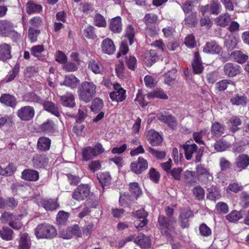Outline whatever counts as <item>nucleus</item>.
I'll return each instance as SVG.
<instances>
[{"instance_id":"obj_27","label":"nucleus","mask_w":249,"mask_h":249,"mask_svg":"<svg viewBox=\"0 0 249 249\" xmlns=\"http://www.w3.org/2000/svg\"><path fill=\"white\" fill-rule=\"evenodd\" d=\"M11 57L10 46L6 43L0 45V60L5 61L11 58Z\"/></svg>"},{"instance_id":"obj_2","label":"nucleus","mask_w":249,"mask_h":249,"mask_svg":"<svg viewBox=\"0 0 249 249\" xmlns=\"http://www.w3.org/2000/svg\"><path fill=\"white\" fill-rule=\"evenodd\" d=\"M184 151L185 156L187 160H190L193 157V155L195 154V162L201 161V157L203 154V148H198L197 146L192 141H188L185 144L181 145Z\"/></svg>"},{"instance_id":"obj_49","label":"nucleus","mask_w":249,"mask_h":249,"mask_svg":"<svg viewBox=\"0 0 249 249\" xmlns=\"http://www.w3.org/2000/svg\"><path fill=\"white\" fill-rule=\"evenodd\" d=\"M88 116V109L85 106H80L77 115L76 122L81 123Z\"/></svg>"},{"instance_id":"obj_47","label":"nucleus","mask_w":249,"mask_h":249,"mask_svg":"<svg viewBox=\"0 0 249 249\" xmlns=\"http://www.w3.org/2000/svg\"><path fill=\"white\" fill-rule=\"evenodd\" d=\"M195 177V173L193 171L187 170L184 172L185 182L189 186L194 185L196 183Z\"/></svg>"},{"instance_id":"obj_9","label":"nucleus","mask_w":249,"mask_h":249,"mask_svg":"<svg viewBox=\"0 0 249 249\" xmlns=\"http://www.w3.org/2000/svg\"><path fill=\"white\" fill-rule=\"evenodd\" d=\"M158 119L166 124L169 127L175 129L177 125V121L175 118L168 112H160L157 116Z\"/></svg>"},{"instance_id":"obj_10","label":"nucleus","mask_w":249,"mask_h":249,"mask_svg":"<svg viewBox=\"0 0 249 249\" xmlns=\"http://www.w3.org/2000/svg\"><path fill=\"white\" fill-rule=\"evenodd\" d=\"M224 71L225 75L232 77L240 73L241 67L236 64L228 63L224 66Z\"/></svg>"},{"instance_id":"obj_26","label":"nucleus","mask_w":249,"mask_h":249,"mask_svg":"<svg viewBox=\"0 0 249 249\" xmlns=\"http://www.w3.org/2000/svg\"><path fill=\"white\" fill-rule=\"evenodd\" d=\"M13 31V25L9 21L1 20L0 21V34L3 36H7Z\"/></svg>"},{"instance_id":"obj_17","label":"nucleus","mask_w":249,"mask_h":249,"mask_svg":"<svg viewBox=\"0 0 249 249\" xmlns=\"http://www.w3.org/2000/svg\"><path fill=\"white\" fill-rule=\"evenodd\" d=\"M221 51V47L215 41L206 43L203 49V52L210 54H218Z\"/></svg>"},{"instance_id":"obj_63","label":"nucleus","mask_w":249,"mask_h":249,"mask_svg":"<svg viewBox=\"0 0 249 249\" xmlns=\"http://www.w3.org/2000/svg\"><path fill=\"white\" fill-rule=\"evenodd\" d=\"M125 63L127 67L131 70H134L137 66V60L134 56H126Z\"/></svg>"},{"instance_id":"obj_41","label":"nucleus","mask_w":249,"mask_h":249,"mask_svg":"<svg viewBox=\"0 0 249 249\" xmlns=\"http://www.w3.org/2000/svg\"><path fill=\"white\" fill-rule=\"evenodd\" d=\"M148 98H158L161 99H167L168 97L165 92L160 89H156L146 94Z\"/></svg>"},{"instance_id":"obj_36","label":"nucleus","mask_w":249,"mask_h":249,"mask_svg":"<svg viewBox=\"0 0 249 249\" xmlns=\"http://www.w3.org/2000/svg\"><path fill=\"white\" fill-rule=\"evenodd\" d=\"M44 108L47 111L51 112L56 117H59V112L57 106L52 102L46 101L43 103Z\"/></svg>"},{"instance_id":"obj_51","label":"nucleus","mask_w":249,"mask_h":249,"mask_svg":"<svg viewBox=\"0 0 249 249\" xmlns=\"http://www.w3.org/2000/svg\"><path fill=\"white\" fill-rule=\"evenodd\" d=\"M135 34V30L132 26L127 25L125 29V37L128 39L130 45H131L134 42Z\"/></svg>"},{"instance_id":"obj_18","label":"nucleus","mask_w":249,"mask_h":249,"mask_svg":"<svg viewBox=\"0 0 249 249\" xmlns=\"http://www.w3.org/2000/svg\"><path fill=\"white\" fill-rule=\"evenodd\" d=\"M49 162L48 159L44 155H35L32 159L34 167L36 168H44Z\"/></svg>"},{"instance_id":"obj_6","label":"nucleus","mask_w":249,"mask_h":249,"mask_svg":"<svg viewBox=\"0 0 249 249\" xmlns=\"http://www.w3.org/2000/svg\"><path fill=\"white\" fill-rule=\"evenodd\" d=\"M35 113L34 108L31 106H27L19 109L17 112V115L20 120L28 121L33 118Z\"/></svg>"},{"instance_id":"obj_56","label":"nucleus","mask_w":249,"mask_h":249,"mask_svg":"<svg viewBox=\"0 0 249 249\" xmlns=\"http://www.w3.org/2000/svg\"><path fill=\"white\" fill-rule=\"evenodd\" d=\"M242 217L240 212L233 210L226 216V219L231 222H235Z\"/></svg>"},{"instance_id":"obj_39","label":"nucleus","mask_w":249,"mask_h":249,"mask_svg":"<svg viewBox=\"0 0 249 249\" xmlns=\"http://www.w3.org/2000/svg\"><path fill=\"white\" fill-rule=\"evenodd\" d=\"M97 178L103 189L104 186H108L111 183V177L108 172H104L99 174L97 176Z\"/></svg>"},{"instance_id":"obj_32","label":"nucleus","mask_w":249,"mask_h":249,"mask_svg":"<svg viewBox=\"0 0 249 249\" xmlns=\"http://www.w3.org/2000/svg\"><path fill=\"white\" fill-rule=\"evenodd\" d=\"M194 57V62L192 64L194 71L195 73H200L202 71L203 67L198 52L195 53Z\"/></svg>"},{"instance_id":"obj_25","label":"nucleus","mask_w":249,"mask_h":249,"mask_svg":"<svg viewBox=\"0 0 249 249\" xmlns=\"http://www.w3.org/2000/svg\"><path fill=\"white\" fill-rule=\"evenodd\" d=\"M0 102L5 105L14 108L17 105L15 97L8 94H3L0 97Z\"/></svg>"},{"instance_id":"obj_38","label":"nucleus","mask_w":249,"mask_h":249,"mask_svg":"<svg viewBox=\"0 0 249 249\" xmlns=\"http://www.w3.org/2000/svg\"><path fill=\"white\" fill-rule=\"evenodd\" d=\"M230 101L232 105L245 107L247 105L248 98L244 95L236 94L231 99Z\"/></svg>"},{"instance_id":"obj_4","label":"nucleus","mask_w":249,"mask_h":249,"mask_svg":"<svg viewBox=\"0 0 249 249\" xmlns=\"http://www.w3.org/2000/svg\"><path fill=\"white\" fill-rule=\"evenodd\" d=\"M196 174L197 179L201 183H207L213 179V175L210 172L209 169L201 164L196 166Z\"/></svg>"},{"instance_id":"obj_19","label":"nucleus","mask_w":249,"mask_h":249,"mask_svg":"<svg viewBox=\"0 0 249 249\" xmlns=\"http://www.w3.org/2000/svg\"><path fill=\"white\" fill-rule=\"evenodd\" d=\"M60 98L63 106L71 108L75 106V97L72 93L67 92Z\"/></svg>"},{"instance_id":"obj_11","label":"nucleus","mask_w":249,"mask_h":249,"mask_svg":"<svg viewBox=\"0 0 249 249\" xmlns=\"http://www.w3.org/2000/svg\"><path fill=\"white\" fill-rule=\"evenodd\" d=\"M134 243L142 249H148L151 246L150 238L142 233L135 237Z\"/></svg>"},{"instance_id":"obj_34","label":"nucleus","mask_w":249,"mask_h":249,"mask_svg":"<svg viewBox=\"0 0 249 249\" xmlns=\"http://www.w3.org/2000/svg\"><path fill=\"white\" fill-rule=\"evenodd\" d=\"M42 10V7L41 5L35 3L33 1H29L26 3V12L29 15L33 13H39Z\"/></svg>"},{"instance_id":"obj_45","label":"nucleus","mask_w":249,"mask_h":249,"mask_svg":"<svg viewBox=\"0 0 249 249\" xmlns=\"http://www.w3.org/2000/svg\"><path fill=\"white\" fill-rule=\"evenodd\" d=\"M209 6L211 15H217L221 13V5L217 0H213Z\"/></svg>"},{"instance_id":"obj_62","label":"nucleus","mask_w":249,"mask_h":249,"mask_svg":"<svg viewBox=\"0 0 249 249\" xmlns=\"http://www.w3.org/2000/svg\"><path fill=\"white\" fill-rule=\"evenodd\" d=\"M129 189L136 197H138L142 194L140 187L137 182L130 183Z\"/></svg>"},{"instance_id":"obj_29","label":"nucleus","mask_w":249,"mask_h":249,"mask_svg":"<svg viewBox=\"0 0 249 249\" xmlns=\"http://www.w3.org/2000/svg\"><path fill=\"white\" fill-rule=\"evenodd\" d=\"M184 24L189 27H194L197 24L196 12L191 13L186 15L183 20Z\"/></svg>"},{"instance_id":"obj_55","label":"nucleus","mask_w":249,"mask_h":249,"mask_svg":"<svg viewBox=\"0 0 249 249\" xmlns=\"http://www.w3.org/2000/svg\"><path fill=\"white\" fill-rule=\"evenodd\" d=\"M207 133V130L204 129L199 132H195L193 133V138L194 141L198 144H204V141L202 140L203 136L205 135Z\"/></svg>"},{"instance_id":"obj_21","label":"nucleus","mask_w":249,"mask_h":249,"mask_svg":"<svg viewBox=\"0 0 249 249\" xmlns=\"http://www.w3.org/2000/svg\"><path fill=\"white\" fill-rule=\"evenodd\" d=\"M109 29L114 33H120L122 31L121 18L118 16L112 18L109 24Z\"/></svg>"},{"instance_id":"obj_35","label":"nucleus","mask_w":249,"mask_h":249,"mask_svg":"<svg viewBox=\"0 0 249 249\" xmlns=\"http://www.w3.org/2000/svg\"><path fill=\"white\" fill-rule=\"evenodd\" d=\"M51 141L47 137H42L38 139L37 147L41 151H47L50 148Z\"/></svg>"},{"instance_id":"obj_15","label":"nucleus","mask_w":249,"mask_h":249,"mask_svg":"<svg viewBox=\"0 0 249 249\" xmlns=\"http://www.w3.org/2000/svg\"><path fill=\"white\" fill-rule=\"evenodd\" d=\"M101 47L102 52L106 54H112L115 51V45L109 38H106L102 41Z\"/></svg>"},{"instance_id":"obj_12","label":"nucleus","mask_w":249,"mask_h":249,"mask_svg":"<svg viewBox=\"0 0 249 249\" xmlns=\"http://www.w3.org/2000/svg\"><path fill=\"white\" fill-rule=\"evenodd\" d=\"M18 245L17 249H30L31 247V240L29 234L24 232L20 234L19 238L17 240Z\"/></svg>"},{"instance_id":"obj_60","label":"nucleus","mask_w":249,"mask_h":249,"mask_svg":"<svg viewBox=\"0 0 249 249\" xmlns=\"http://www.w3.org/2000/svg\"><path fill=\"white\" fill-rule=\"evenodd\" d=\"M149 152L152 155L153 157L158 160H163L166 157V154L163 151H158L151 147H149Z\"/></svg>"},{"instance_id":"obj_20","label":"nucleus","mask_w":249,"mask_h":249,"mask_svg":"<svg viewBox=\"0 0 249 249\" xmlns=\"http://www.w3.org/2000/svg\"><path fill=\"white\" fill-rule=\"evenodd\" d=\"M80 83V80L73 74L66 75L61 85H64L71 89H75Z\"/></svg>"},{"instance_id":"obj_59","label":"nucleus","mask_w":249,"mask_h":249,"mask_svg":"<svg viewBox=\"0 0 249 249\" xmlns=\"http://www.w3.org/2000/svg\"><path fill=\"white\" fill-rule=\"evenodd\" d=\"M16 219V216L12 213L9 212L3 213L1 216L0 220L2 223H7L9 225L11 222H12L14 220Z\"/></svg>"},{"instance_id":"obj_46","label":"nucleus","mask_w":249,"mask_h":249,"mask_svg":"<svg viewBox=\"0 0 249 249\" xmlns=\"http://www.w3.org/2000/svg\"><path fill=\"white\" fill-rule=\"evenodd\" d=\"M143 21L147 26H149L157 23L159 21V18L155 14L148 13L145 15Z\"/></svg>"},{"instance_id":"obj_64","label":"nucleus","mask_w":249,"mask_h":249,"mask_svg":"<svg viewBox=\"0 0 249 249\" xmlns=\"http://www.w3.org/2000/svg\"><path fill=\"white\" fill-rule=\"evenodd\" d=\"M240 204L243 208L249 207V193L242 192L240 196Z\"/></svg>"},{"instance_id":"obj_40","label":"nucleus","mask_w":249,"mask_h":249,"mask_svg":"<svg viewBox=\"0 0 249 249\" xmlns=\"http://www.w3.org/2000/svg\"><path fill=\"white\" fill-rule=\"evenodd\" d=\"M13 231L8 227L3 226L0 229V237L5 241H10L13 239Z\"/></svg>"},{"instance_id":"obj_5","label":"nucleus","mask_w":249,"mask_h":249,"mask_svg":"<svg viewBox=\"0 0 249 249\" xmlns=\"http://www.w3.org/2000/svg\"><path fill=\"white\" fill-rule=\"evenodd\" d=\"M90 189L88 185L82 184L78 186L72 194V197L77 201L83 200L89 195Z\"/></svg>"},{"instance_id":"obj_58","label":"nucleus","mask_w":249,"mask_h":249,"mask_svg":"<svg viewBox=\"0 0 249 249\" xmlns=\"http://www.w3.org/2000/svg\"><path fill=\"white\" fill-rule=\"evenodd\" d=\"M243 189V186L238 182L230 183L227 187L226 191L227 193L231 192L237 193Z\"/></svg>"},{"instance_id":"obj_3","label":"nucleus","mask_w":249,"mask_h":249,"mask_svg":"<svg viewBox=\"0 0 249 249\" xmlns=\"http://www.w3.org/2000/svg\"><path fill=\"white\" fill-rule=\"evenodd\" d=\"M35 234L38 239H51L56 235V230L51 224L42 223L38 225L35 230Z\"/></svg>"},{"instance_id":"obj_7","label":"nucleus","mask_w":249,"mask_h":249,"mask_svg":"<svg viewBox=\"0 0 249 249\" xmlns=\"http://www.w3.org/2000/svg\"><path fill=\"white\" fill-rule=\"evenodd\" d=\"M148 168L147 161L142 157H139L137 161L130 164L131 170L136 174H140Z\"/></svg>"},{"instance_id":"obj_57","label":"nucleus","mask_w":249,"mask_h":249,"mask_svg":"<svg viewBox=\"0 0 249 249\" xmlns=\"http://www.w3.org/2000/svg\"><path fill=\"white\" fill-rule=\"evenodd\" d=\"M94 151L91 146H88L85 148L83 151V159L85 160H88L95 157L96 155L94 154Z\"/></svg>"},{"instance_id":"obj_31","label":"nucleus","mask_w":249,"mask_h":249,"mask_svg":"<svg viewBox=\"0 0 249 249\" xmlns=\"http://www.w3.org/2000/svg\"><path fill=\"white\" fill-rule=\"evenodd\" d=\"M109 97L112 101L117 102H122L126 98V91L124 89L114 91L110 93Z\"/></svg>"},{"instance_id":"obj_61","label":"nucleus","mask_w":249,"mask_h":249,"mask_svg":"<svg viewBox=\"0 0 249 249\" xmlns=\"http://www.w3.org/2000/svg\"><path fill=\"white\" fill-rule=\"evenodd\" d=\"M228 85H234V84L231 80H222L216 83L215 86L219 91H224L227 88Z\"/></svg>"},{"instance_id":"obj_53","label":"nucleus","mask_w":249,"mask_h":249,"mask_svg":"<svg viewBox=\"0 0 249 249\" xmlns=\"http://www.w3.org/2000/svg\"><path fill=\"white\" fill-rule=\"evenodd\" d=\"M94 25L98 27H105L107 25L105 18L100 14H96L93 18Z\"/></svg>"},{"instance_id":"obj_43","label":"nucleus","mask_w":249,"mask_h":249,"mask_svg":"<svg viewBox=\"0 0 249 249\" xmlns=\"http://www.w3.org/2000/svg\"><path fill=\"white\" fill-rule=\"evenodd\" d=\"M88 68L95 74L101 73L103 71L102 65L94 59H91L89 61Z\"/></svg>"},{"instance_id":"obj_37","label":"nucleus","mask_w":249,"mask_h":249,"mask_svg":"<svg viewBox=\"0 0 249 249\" xmlns=\"http://www.w3.org/2000/svg\"><path fill=\"white\" fill-rule=\"evenodd\" d=\"M224 126L217 122H214L212 124L211 127L212 134L215 137H219L224 134Z\"/></svg>"},{"instance_id":"obj_24","label":"nucleus","mask_w":249,"mask_h":249,"mask_svg":"<svg viewBox=\"0 0 249 249\" xmlns=\"http://www.w3.org/2000/svg\"><path fill=\"white\" fill-rule=\"evenodd\" d=\"M231 16L228 13H223L217 17L215 19L214 22L217 25L221 27H225L228 26L231 22Z\"/></svg>"},{"instance_id":"obj_33","label":"nucleus","mask_w":249,"mask_h":249,"mask_svg":"<svg viewBox=\"0 0 249 249\" xmlns=\"http://www.w3.org/2000/svg\"><path fill=\"white\" fill-rule=\"evenodd\" d=\"M191 214L192 212L189 209L183 210L181 212L179 215V221L180 222L181 226L183 228L188 227L189 222L188 219L190 217Z\"/></svg>"},{"instance_id":"obj_14","label":"nucleus","mask_w":249,"mask_h":249,"mask_svg":"<svg viewBox=\"0 0 249 249\" xmlns=\"http://www.w3.org/2000/svg\"><path fill=\"white\" fill-rule=\"evenodd\" d=\"M158 56L154 50L145 52L142 55V61L148 67H150L157 61Z\"/></svg>"},{"instance_id":"obj_23","label":"nucleus","mask_w":249,"mask_h":249,"mask_svg":"<svg viewBox=\"0 0 249 249\" xmlns=\"http://www.w3.org/2000/svg\"><path fill=\"white\" fill-rule=\"evenodd\" d=\"M22 178L26 180L35 181L39 178L38 172L34 170L26 169L22 172Z\"/></svg>"},{"instance_id":"obj_48","label":"nucleus","mask_w":249,"mask_h":249,"mask_svg":"<svg viewBox=\"0 0 249 249\" xmlns=\"http://www.w3.org/2000/svg\"><path fill=\"white\" fill-rule=\"evenodd\" d=\"M23 99L25 102L31 103H41L42 102L41 98L34 92L25 94L23 97Z\"/></svg>"},{"instance_id":"obj_13","label":"nucleus","mask_w":249,"mask_h":249,"mask_svg":"<svg viewBox=\"0 0 249 249\" xmlns=\"http://www.w3.org/2000/svg\"><path fill=\"white\" fill-rule=\"evenodd\" d=\"M146 137L148 141L152 146L159 145L162 142L161 136L153 129L147 131Z\"/></svg>"},{"instance_id":"obj_16","label":"nucleus","mask_w":249,"mask_h":249,"mask_svg":"<svg viewBox=\"0 0 249 249\" xmlns=\"http://www.w3.org/2000/svg\"><path fill=\"white\" fill-rule=\"evenodd\" d=\"M72 235L77 237L81 236V232L78 225H74L68 229L66 231L61 233V237L64 239H71Z\"/></svg>"},{"instance_id":"obj_1","label":"nucleus","mask_w":249,"mask_h":249,"mask_svg":"<svg viewBox=\"0 0 249 249\" xmlns=\"http://www.w3.org/2000/svg\"><path fill=\"white\" fill-rule=\"evenodd\" d=\"M96 89V86L92 82L82 83L77 90L79 99L85 103L89 102L95 96Z\"/></svg>"},{"instance_id":"obj_52","label":"nucleus","mask_w":249,"mask_h":249,"mask_svg":"<svg viewBox=\"0 0 249 249\" xmlns=\"http://www.w3.org/2000/svg\"><path fill=\"white\" fill-rule=\"evenodd\" d=\"M193 193L196 198L198 200L204 199L205 190L200 186H196L193 189Z\"/></svg>"},{"instance_id":"obj_50","label":"nucleus","mask_w":249,"mask_h":249,"mask_svg":"<svg viewBox=\"0 0 249 249\" xmlns=\"http://www.w3.org/2000/svg\"><path fill=\"white\" fill-rule=\"evenodd\" d=\"M16 170V168L13 164L10 163L5 167L0 166V175L10 176L13 175Z\"/></svg>"},{"instance_id":"obj_44","label":"nucleus","mask_w":249,"mask_h":249,"mask_svg":"<svg viewBox=\"0 0 249 249\" xmlns=\"http://www.w3.org/2000/svg\"><path fill=\"white\" fill-rule=\"evenodd\" d=\"M42 205L47 211H53L58 207V204L53 199H44L42 202Z\"/></svg>"},{"instance_id":"obj_42","label":"nucleus","mask_w":249,"mask_h":249,"mask_svg":"<svg viewBox=\"0 0 249 249\" xmlns=\"http://www.w3.org/2000/svg\"><path fill=\"white\" fill-rule=\"evenodd\" d=\"M40 128L45 133H53L55 131V125L53 121L48 120L41 124Z\"/></svg>"},{"instance_id":"obj_8","label":"nucleus","mask_w":249,"mask_h":249,"mask_svg":"<svg viewBox=\"0 0 249 249\" xmlns=\"http://www.w3.org/2000/svg\"><path fill=\"white\" fill-rule=\"evenodd\" d=\"M158 222L160 228L161 230V233L163 235L167 234V230H170L172 228V224L175 222L174 218H167L164 215H160L158 218Z\"/></svg>"},{"instance_id":"obj_22","label":"nucleus","mask_w":249,"mask_h":249,"mask_svg":"<svg viewBox=\"0 0 249 249\" xmlns=\"http://www.w3.org/2000/svg\"><path fill=\"white\" fill-rule=\"evenodd\" d=\"M235 164L240 170L246 169L249 165V156L244 154L239 155L236 159Z\"/></svg>"},{"instance_id":"obj_54","label":"nucleus","mask_w":249,"mask_h":249,"mask_svg":"<svg viewBox=\"0 0 249 249\" xmlns=\"http://www.w3.org/2000/svg\"><path fill=\"white\" fill-rule=\"evenodd\" d=\"M237 44V40L233 36H229L225 42V46L228 50H232L235 48Z\"/></svg>"},{"instance_id":"obj_30","label":"nucleus","mask_w":249,"mask_h":249,"mask_svg":"<svg viewBox=\"0 0 249 249\" xmlns=\"http://www.w3.org/2000/svg\"><path fill=\"white\" fill-rule=\"evenodd\" d=\"M208 193L207 198L211 200L215 201L221 197L220 191L215 186H212L207 189Z\"/></svg>"},{"instance_id":"obj_28","label":"nucleus","mask_w":249,"mask_h":249,"mask_svg":"<svg viewBox=\"0 0 249 249\" xmlns=\"http://www.w3.org/2000/svg\"><path fill=\"white\" fill-rule=\"evenodd\" d=\"M231 55L235 61L239 64H244L249 58L248 55L241 51H233Z\"/></svg>"}]
</instances>
